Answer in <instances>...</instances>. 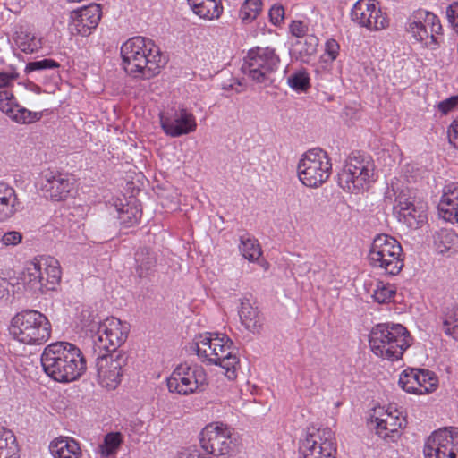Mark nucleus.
I'll return each mask as SVG.
<instances>
[{
  "instance_id": "4c0bfd02",
  "label": "nucleus",
  "mask_w": 458,
  "mask_h": 458,
  "mask_svg": "<svg viewBox=\"0 0 458 458\" xmlns=\"http://www.w3.org/2000/svg\"><path fill=\"white\" fill-rule=\"evenodd\" d=\"M214 338L211 334L199 335L197 337V341L194 344V350L199 357H203L208 361L209 358H212L213 353L210 352L214 347Z\"/></svg>"
},
{
  "instance_id": "1a4fd4ad",
  "label": "nucleus",
  "mask_w": 458,
  "mask_h": 458,
  "mask_svg": "<svg viewBox=\"0 0 458 458\" xmlns=\"http://www.w3.org/2000/svg\"><path fill=\"white\" fill-rule=\"evenodd\" d=\"M90 331L95 332V352L98 349L99 352L105 351V353H111L118 352L117 349L127 339L129 325L111 317L103 321L93 322Z\"/></svg>"
},
{
  "instance_id": "e433bc0d",
  "label": "nucleus",
  "mask_w": 458,
  "mask_h": 458,
  "mask_svg": "<svg viewBox=\"0 0 458 458\" xmlns=\"http://www.w3.org/2000/svg\"><path fill=\"white\" fill-rule=\"evenodd\" d=\"M443 330L454 339H458V306L447 310L445 313Z\"/></svg>"
},
{
  "instance_id": "49530a36",
  "label": "nucleus",
  "mask_w": 458,
  "mask_h": 458,
  "mask_svg": "<svg viewBox=\"0 0 458 458\" xmlns=\"http://www.w3.org/2000/svg\"><path fill=\"white\" fill-rule=\"evenodd\" d=\"M395 294V291L386 285H377V289L374 290L373 298L378 303H386L391 301Z\"/></svg>"
},
{
  "instance_id": "6ab92c4d",
  "label": "nucleus",
  "mask_w": 458,
  "mask_h": 458,
  "mask_svg": "<svg viewBox=\"0 0 458 458\" xmlns=\"http://www.w3.org/2000/svg\"><path fill=\"white\" fill-rule=\"evenodd\" d=\"M40 184L45 197L54 201L64 200L73 187L68 174L52 170L42 173Z\"/></svg>"
},
{
  "instance_id": "8fccbe9b",
  "label": "nucleus",
  "mask_w": 458,
  "mask_h": 458,
  "mask_svg": "<svg viewBox=\"0 0 458 458\" xmlns=\"http://www.w3.org/2000/svg\"><path fill=\"white\" fill-rule=\"evenodd\" d=\"M395 203L396 206L400 208L399 212H404L406 209H408L409 206L414 203V201L409 195L408 191L402 190L395 197Z\"/></svg>"
},
{
  "instance_id": "de8ad7c7",
  "label": "nucleus",
  "mask_w": 458,
  "mask_h": 458,
  "mask_svg": "<svg viewBox=\"0 0 458 458\" xmlns=\"http://www.w3.org/2000/svg\"><path fill=\"white\" fill-rule=\"evenodd\" d=\"M389 420V423H387L388 426V431L391 433V441L394 442L396 437H398V429L402 428L403 427H405L406 420L405 419L402 418L400 419L398 416H392L391 413L387 414V419Z\"/></svg>"
},
{
  "instance_id": "5701e85b",
  "label": "nucleus",
  "mask_w": 458,
  "mask_h": 458,
  "mask_svg": "<svg viewBox=\"0 0 458 458\" xmlns=\"http://www.w3.org/2000/svg\"><path fill=\"white\" fill-rule=\"evenodd\" d=\"M49 451L55 458H80L81 455L78 442L67 437L54 439L49 445Z\"/></svg>"
},
{
  "instance_id": "4468645a",
  "label": "nucleus",
  "mask_w": 458,
  "mask_h": 458,
  "mask_svg": "<svg viewBox=\"0 0 458 458\" xmlns=\"http://www.w3.org/2000/svg\"><path fill=\"white\" fill-rule=\"evenodd\" d=\"M18 76L17 72H0V110L19 123H30L38 121L42 117V113L31 112L22 107L16 102L13 93L5 89Z\"/></svg>"
},
{
  "instance_id": "c9c22d12",
  "label": "nucleus",
  "mask_w": 458,
  "mask_h": 458,
  "mask_svg": "<svg viewBox=\"0 0 458 458\" xmlns=\"http://www.w3.org/2000/svg\"><path fill=\"white\" fill-rule=\"evenodd\" d=\"M318 38L314 35H307L303 39L297 40L293 45L294 52L300 55L301 58L312 55L317 51Z\"/></svg>"
},
{
  "instance_id": "052dcab7",
  "label": "nucleus",
  "mask_w": 458,
  "mask_h": 458,
  "mask_svg": "<svg viewBox=\"0 0 458 458\" xmlns=\"http://www.w3.org/2000/svg\"><path fill=\"white\" fill-rule=\"evenodd\" d=\"M449 142L454 147L458 148V120L454 121L448 128Z\"/></svg>"
},
{
  "instance_id": "9b49d317",
  "label": "nucleus",
  "mask_w": 458,
  "mask_h": 458,
  "mask_svg": "<svg viewBox=\"0 0 458 458\" xmlns=\"http://www.w3.org/2000/svg\"><path fill=\"white\" fill-rule=\"evenodd\" d=\"M374 176V165L360 155L349 157L344 168L338 174V184L352 193L364 190Z\"/></svg>"
},
{
  "instance_id": "ddd939ff",
  "label": "nucleus",
  "mask_w": 458,
  "mask_h": 458,
  "mask_svg": "<svg viewBox=\"0 0 458 458\" xmlns=\"http://www.w3.org/2000/svg\"><path fill=\"white\" fill-rule=\"evenodd\" d=\"M207 385L204 369L198 365L180 364L167 378L170 392L187 395Z\"/></svg>"
},
{
  "instance_id": "6e6552de",
  "label": "nucleus",
  "mask_w": 458,
  "mask_h": 458,
  "mask_svg": "<svg viewBox=\"0 0 458 458\" xmlns=\"http://www.w3.org/2000/svg\"><path fill=\"white\" fill-rule=\"evenodd\" d=\"M279 64L280 58L274 48L258 47L248 52L242 70L256 82L268 86L273 83L271 75Z\"/></svg>"
},
{
  "instance_id": "13d9d810",
  "label": "nucleus",
  "mask_w": 458,
  "mask_h": 458,
  "mask_svg": "<svg viewBox=\"0 0 458 458\" xmlns=\"http://www.w3.org/2000/svg\"><path fill=\"white\" fill-rule=\"evenodd\" d=\"M290 31L297 38H304L307 36V26L301 21H293L290 25Z\"/></svg>"
},
{
  "instance_id": "f8f14e48",
  "label": "nucleus",
  "mask_w": 458,
  "mask_h": 458,
  "mask_svg": "<svg viewBox=\"0 0 458 458\" xmlns=\"http://www.w3.org/2000/svg\"><path fill=\"white\" fill-rule=\"evenodd\" d=\"M299 450L302 458H335V433L329 428H309Z\"/></svg>"
},
{
  "instance_id": "72a5a7b5",
  "label": "nucleus",
  "mask_w": 458,
  "mask_h": 458,
  "mask_svg": "<svg viewBox=\"0 0 458 458\" xmlns=\"http://www.w3.org/2000/svg\"><path fill=\"white\" fill-rule=\"evenodd\" d=\"M434 242L439 253H445L458 242V236L448 229L439 230L434 236Z\"/></svg>"
},
{
  "instance_id": "6e6d98bb",
  "label": "nucleus",
  "mask_w": 458,
  "mask_h": 458,
  "mask_svg": "<svg viewBox=\"0 0 458 458\" xmlns=\"http://www.w3.org/2000/svg\"><path fill=\"white\" fill-rule=\"evenodd\" d=\"M269 20L274 25H278L284 18V9L281 4H274L269 10Z\"/></svg>"
},
{
  "instance_id": "bb28decb",
  "label": "nucleus",
  "mask_w": 458,
  "mask_h": 458,
  "mask_svg": "<svg viewBox=\"0 0 458 458\" xmlns=\"http://www.w3.org/2000/svg\"><path fill=\"white\" fill-rule=\"evenodd\" d=\"M239 316L242 324L251 332L258 331L262 325L258 310L251 306L249 300L242 301Z\"/></svg>"
},
{
  "instance_id": "20e7f679",
  "label": "nucleus",
  "mask_w": 458,
  "mask_h": 458,
  "mask_svg": "<svg viewBox=\"0 0 458 458\" xmlns=\"http://www.w3.org/2000/svg\"><path fill=\"white\" fill-rule=\"evenodd\" d=\"M10 334L21 343L42 344L50 337L51 324L43 313L35 310H25L13 318Z\"/></svg>"
},
{
  "instance_id": "f704fd0d",
  "label": "nucleus",
  "mask_w": 458,
  "mask_h": 458,
  "mask_svg": "<svg viewBox=\"0 0 458 458\" xmlns=\"http://www.w3.org/2000/svg\"><path fill=\"white\" fill-rule=\"evenodd\" d=\"M418 390L417 394H425L432 392L437 386V378L427 369H417Z\"/></svg>"
},
{
  "instance_id": "2eb2a0df",
  "label": "nucleus",
  "mask_w": 458,
  "mask_h": 458,
  "mask_svg": "<svg viewBox=\"0 0 458 458\" xmlns=\"http://www.w3.org/2000/svg\"><path fill=\"white\" fill-rule=\"evenodd\" d=\"M128 358L123 352L99 353L95 363L99 384L107 389H115L121 383L123 369L127 365Z\"/></svg>"
},
{
  "instance_id": "f03ea898",
  "label": "nucleus",
  "mask_w": 458,
  "mask_h": 458,
  "mask_svg": "<svg viewBox=\"0 0 458 458\" xmlns=\"http://www.w3.org/2000/svg\"><path fill=\"white\" fill-rule=\"evenodd\" d=\"M125 72L138 79H150L160 72L166 58L160 48L150 38L133 37L121 47Z\"/></svg>"
},
{
  "instance_id": "58836bf2",
  "label": "nucleus",
  "mask_w": 458,
  "mask_h": 458,
  "mask_svg": "<svg viewBox=\"0 0 458 458\" xmlns=\"http://www.w3.org/2000/svg\"><path fill=\"white\" fill-rule=\"evenodd\" d=\"M122 443L120 433H108L106 435L103 443L98 446L99 453L103 457H108L116 453Z\"/></svg>"
},
{
  "instance_id": "473e14b6",
  "label": "nucleus",
  "mask_w": 458,
  "mask_h": 458,
  "mask_svg": "<svg viewBox=\"0 0 458 458\" xmlns=\"http://www.w3.org/2000/svg\"><path fill=\"white\" fill-rule=\"evenodd\" d=\"M239 249L243 258L249 261L258 260L262 253L258 241L249 235L241 236Z\"/></svg>"
},
{
  "instance_id": "4d7b16f0",
  "label": "nucleus",
  "mask_w": 458,
  "mask_h": 458,
  "mask_svg": "<svg viewBox=\"0 0 458 458\" xmlns=\"http://www.w3.org/2000/svg\"><path fill=\"white\" fill-rule=\"evenodd\" d=\"M458 106V95L448 98L438 104V109L443 114H447Z\"/></svg>"
},
{
  "instance_id": "dca6fc26",
  "label": "nucleus",
  "mask_w": 458,
  "mask_h": 458,
  "mask_svg": "<svg viewBox=\"0 0 458 458\" xmlns=\"http://www.w3.org/2000/svg\"><path fill=\"white\" fill-rule=\"evenodd\" d=\"M159 116L163 131L174 138L189 134L197 128L194 115L185 108L161 113Z\"/></svg>"
},
{
  "instance_id": "37998d69",
  "label": "nucleus",
  "mask_w": 458,
  "mask_h": 458,
  "mask_svg": "<svg viewBox=\"0 0 458 458\" xmlns=\"http://www.w3.org/2000/svg\"><path fill=\"white\" fill-rule=\"evenodd\" d=\"M440 441L437 431L435 430L426 439L423 448V454L425 458H442L440 451Z\"/></svg>"
},
{
  "instance_id": "e2e57ef3",
  "label": "nucleus",
  "mask_w": 458,
  "mask_h": 458,
  "mask_svg": "<svg viewBox=\"0 0 458 458\" xmlns=\"http://www.w3.org/2000/svg\"><path fill=\"white\" fill-rule=\"evenodd\" d=\"M204 0H187L191 8H193L194 4H201Z\"/></svg>"
},
{
  "instance_id": "680f3d73",
  "label": "nucleus",
  "mask_w": 458,
  "mask_h": 458,
  "mask_svg": "<svg viewBox=\"0 0 458 458\" xmlns=\"http://www.w3.org/2000/svg\"><path fill=\"white\" fill-rule=\"evenodd\" d=\"M7 282L5 280H0V298L8 294V290L6 288Z\"/></svg>"
},
{
  "instance_id": "79ce46f5",
  "label": "nucleus",
  "mask_w": 458,
  "mask_h": 458,
  "mask_svg": "<svg viewBox=\"0 0 458 458\" xmlns=\"http://www.w3.org/2000/svg\"><path fill=\"white\" fill-rule=\"evenodd\" d=\"M289 87L295 91H306L310 88V77L305 70L293 72L287 79Z\"/></svg>"
},
{
  "instance_id": "2f4dec72",
  "label": "nucleus",
  "mask_w": 458,
  "mask_h": 458,
  "mask_svg": "<svg viewBox=\"0 0 458 458\" xmlns=\"http://www.w3.org/2000/svg\"><path fill=\"white\" fill-rule=\"evenodd\" d=\"M423 13L420 12L411 19L407 25V31L411 32L416 40L423 42L428 45V39L430 38V30L426 24L425 21L422 22L420 18Z\"/></svg>"
},
{
  "instance_id": "a211bd4d",
  "label": "nucleus",
  "mask_w": 458,
  "mask_h": 458,
  "mask_svg": "<svg viewBox=\"0 0 458 458\" xmlns=\"http://www.w3.org/2000/svg\"><path fill=\"white\" fill-rule=\"evenodd\" d=\"M101 15V6L98 4H91L71 12L72 21L69 29L72 34L83 37L90 35L92 30L98 25Z\"/></svg>"
},
{
  "instance_id": "aec40b11",
  "label": "nucleus",
  "mask_w": 458,
  "mask_h": 458,
  "mask_svg": "<svg viewBox=\"0 0 458 458\" xmlns=\"http://www.w3.org/2000/svg\"><path fill=\"white\" fill-rule=\"evenodd\" d=\"M215 335L214 347L210 352L213 353V356L209 358L208 362L222 367L228 373L229 378H234L236 377L235 367L239 363V359L233 354V341L225 335L219 337L218 334Z\"/></svg>"
},
{
  "instance_id": "ea45409f",
  "label": "nucleus",
  "mask_w": 458,
  "mask_h": 458,
  "mask_svg": "<svg viewBox=\"0 0 458 458\" xmlns=\"http://www.w3.org/2000/svg\"><path fill=\"white\" fill-rule=\"evenodd\" d=\"M418 377L416 369H408L403 370L399 377L398 384L402 389L407 393L417 394Z\"/></svg>"
},
{
  "instance_id": "3c124183",
  "label": "nucleus",
  "mask_w": 458,
  "mask_h": 458,
  "mask_svg": "<svg viewBox=\"0 0 458 458\" xmlns=\"http://www.w3.org/2000/svg\"><path fill=\"white\" fill-rule=\"evenodd\" d=\"M339 44L335 39H329L326 43V54L322 58L325 62H333L338 55Z\"/></svg>"
},
{
  "instance_id": "864d4df0",
  "label": "nucleus",
  "mask_w": 458,
  "mask_h": 458,
  "mask_svg": "<svg viewBox=\"0 0 458 458\" xmlns=\"http://www.w3.org/2000/svg\"><path fill=\"white\" fill-rule=\"evenodd\" d=\"M446 17L454 30L458 33V1L454 2L447 7Z\"/></svg>"
},
{
  "instance_id": "0eeeda50",
  "label": "nucleus",
  "mask_w": 458,
  "mask_h": 458,
  "mask_svg": "<svg viewBox=\"0 0 458 458\" xmlns=\"http://www.w3.org/2000/svg\"><path fill=\"white\" fill-rule=\"evenodd\" d=\"M332 164L326 151L312 148L303 154L298 164V176L306 186L317 188L323 184L331 174Z\"/></svg>"
},
{
  "instance_id": "bf43d9fd",
  "label": "nucleus",
  "mask_w": 458,
  "mask_h": 458,
  "mask_svg": "<svg viewBox=\"0 0 458 458\" xmlns=\"http://www.w3.org/2000/svg\"><path fill=\"white\" fill-rule=\"evenodd\" d=\"M221 88L225 92L233 90L235 93H240L242 90L241 82L235 78H231L229 82L222 83Z\"/></svg>"
},
{
  "instance_id": "f257e3e1",
  "label": "nucleus",
  "mask_w": 458,
  "mask_h": 458,
  "mask_svg": "<svg viewBox=\"0 0 458 458\" xmlns=\"http://www.w3.org/2000/svg\"><path fill=\"white\" fill-rule=\"evenodd\" d=\"M40 361L44 372L61 383L80 378L87 369V361L80 348L68 342H55L47 345Z\"/></svg>"
},
{
  "instance_id": "f3484780",
  "label": "nucleus",
  "mask_w": 458,
  "mask_h": 458,
  "mask_svg": "<svg viewBox=\"0 0 458 458\" xmlns=\"http://www.w3.org/2000/svg\"><path fill=\"white\" fill-rule=\"evenodd\" d=\"M352 20L369 30H379L388 25V21L374 0H359L351 12Z\"/></svg>"
},
{
  "instance_id": "4be33fe9",
  "label": "nucleus",
  "mask_w": 458,
  "mask_h": 458,
  "mask_svg": "<svg viewBox=\"0 0 458 458\" xmlns=\"http://www.w3.org/2000/svg\"><path fill=\"white\" fill-rule=\"evenodd\" d=\"M22 208L16 191L8 184L0 182V222L13 217Z\"/></svg>"
},
{
  "instance_id": "603ef678",
  "label": "nucleus",
  "mask_w": 458,
  "mask_h": 458,
  "mask_svg": "<svg viewBox=\"0 0 458 458\" xmlns=\"http://www.w3.org/2000/svg\"><path fill=\"white\" fill-rule=\"evenodd\" d=\"M376 422V434L382 437L383 439L391 441L390 432L388 431L387 423H389L388 420L375 418Z\"/></svg>"
},
{
  "instance_id": "5fc2aeb1",
  "label": "nucleus",
  "mask_w": 458,
  "mask_h": 458,
  "mask_svg": "<svg viewBox=\"0 0 458 458\" xmlns=\"http://www.w3.org/2000/svg\"><path fill=\"white\" fill-rule=\"evenodd\" d=\"M22 240V235L17 231H10L5 233L1 239V242L5 246H16Z\"/></svg>"
},
{
  "instance_id": "c756f323",
  "label": "nucleus",
  "mask_w": 458,
  "mask_h": 458,
  "mask_svg": "<svg viewBox=\"0 0 458 458\" xmlns=\"http://www.w3.org/2000/svg\"><path fill=\"white\" fill-rule=\"evenodd\" d=\"M115 208L118 214L117 218L125 228L137 224L141 216V210L134 204L121 203L120 206L115 205Z\"/></svg>"
},
{
  "instance_id": "7ed1b4c3",
  "label": "nucleus",
  "mask_w": 458,
  "mask_h": 458,
  "mask_svg": "<svg viewBox=\"0 0 458 458\" xmlns=\"http://www.w3.org/2000/svg\"><path fill=\"white\" fill-rule=\"evenodd\" d=\"M369 342L377 356L394 361L401 359L411 345V336L401 324L382 323L372 328Z\"/></svg>"
},
{
  "instance_id": "423d86ee",
  "label": "nucleus",
  "mask_w": 458,
  "mask_h": 458,
  "mask_svg": "<svg viewBox=\"0 0 458 458\" xmlns=\"http://www.w3.org/2000/svg\"><path fill=\"white\" fill-rule=\"evenodd\" d=\"M403 248L400 242L388 234H378L371 244L369 259L375 268L395 276L403 267Z\"/></svg>"
},
{
  "instance_id": "39448f33",
  "label": "nucleus",
  "mask_w": 458,
  "mask_h": 458,
  "mask_svg": "<svg viewBox=\"0 0 458 458\" xmlns=\"http://www.w3.org/2000/svg\"><path fill=\"white\" fill-rule=\"evenodd\" d=\"M21 279L34 293L54 290L61 279L58 260L54 258H35L27 264Z\"/></svg>"
},
{
  "instance_id": "c85d7f7f",
  "label": "nucleus",
  "mask_w": 458,
  "mask_h": 458,
  "mask_svg": "<svg viewBox=\"0 0 458 458\" xmlns=\"http://www.w3.org/2000/svg\"><path fill=\"white\" fill-rule=\"evenodd\" d=\"M193 13L207 20L218 19L223 12L220 0H204L201 4H194Z\"/></svg>"
},
{
  "instance_id": "9d476101",
  "label": "nucleus",
  "mask_w": 458,
  "mask_h": 458,
  "mask_svg": "<svg viewBox=\"0 0 458 458\" xmlns=\"http://www.w3.org/2000/svg\"><path fill=\"white\" fill-rule=\"evenodd\" d=\"M226 425L219 422L207 425L199 434L201 448L217 458H227L233 453L236 438Z\"/></svg>"
},
{
  "instance_id": "412c9836",
  "label": "nucleus",
  "mask_w": 458,
  "mask_h": 458,
  "mask_svg": "<svg viewBox=\"0 0 458 458\" xmlns=\"http://www.w3.org/2000/svg\"><path fill=\"white\" fill-rule=\"evenodd\" d=\"M439 216L445 221L458 224V183L450 182L443 189V195L437 206Z\"/></svg>"
},
{
  "instance_id": "b1692460",
  "label": "nucleus",
  "mask_w": 458,
  "mask_h": 458,
  "mask_svg": "<svg viewBox=\"0 0 458 458\" xmlns=\"http://www.w3.org/2000/svg\"><path fill=\"white\" fill-rule=\"evenodd\" d=\"M437 431L442 458H458V428L445 427Z\"/></svg>"
},
{
  "instance_id": "c03bdc74",
  "label": "nucleus",
  "mask_w": 458,
  "mask_h": 458,
  "mask_svg": "<svg viewBox=\"0 0 458 458\" xmlns=\"http://www.w3.org/2000/svg\"><path fill=\"white\" fill-rule=\"evenodd\" d=\"M60 64L53 59H42L33 62H29L25 67V72L27 74L37 71H42L47 69L58 68Z\"/></svg>"
},
{
  "instance_id": "393cba45",
  "label": "nucleus",
  "mask_w": 458,
  "mask_h": 458,
  "mask_svg": "<svg viewBox=\"0 0 458 458\" xmlns=\"http://www.w3.org/2000/svg\"><path fill=\"white\" fill-rule=\"evenodd\" d=\"M135 274L140 278L149 276L157 265V257L149 248L140 247L134 254Z\"/></svg>"
},
{
  "instance_id": "a878e982",
  "label": "nucleus",
  "mask_w": 458,
  "mask_h": 458,
  "mask_svg": "<svg viewBox=\"0 0 458 458\" xmlns=\"http://www.w3.org/2000/svg\"><path fill=\"white\" fill-rule=\"evenodd\" d=\"M427 213L423 205L412 203L404 212H398V220L411 229H417L427 221Z\"/></svg>"
},
{
  "instance_id": "09e8293b",
  "label": "nucleus",
  "mask_w": 458,
  "mask_h": 458,
  "mask_svg": "<svg viewBox=\"0 0 458 458\" xmlns=\"http://www.w3.org/2000/svg\"><path fill=\"white\" fill-rule=\"evenodd\" d=\"M395 203L396 206L400 208L399 212H404L406 209H408L409 206L414 203V201L409 195L408 191L402 190L395 197Z\"/></svg>"
},
{
  "instance_id": "cd10ccee",
  "label": "nucleus",
  "mask_w": 458,
  "mask_h": 458,
  "mask_svg": "<svg viewBox=\"0 0 458 458\" xmlns=\"http://www.w3.org/2000/svg\"><path fill=\"white\" fill-rule=\"evenodd\" d=\"M0 458H20L14 434L4 427H0Z\"/></svg>"
},
{
  "instance_id": "a18cd8bd",
  "label": "nucleus",
  "mask_w": 458,
  "mask_h": 458,
  "mask_svg": "<svg viewBox=\"0 0 458 458\" xmlns=\"http://www.w3.org/2000/svg\"><path fill=\"white\" fill-rule=\"evenodd\" d=\"M423 14H424L425 22L430 30L431 42L437 43L436 34H440L441 30H442V25L440 23V21H439L438 17L437 15H435L434 13L426 12V13H423Z\"/></svg>"
},
{
  "instance_id": "a19ab883",
  "label": "nucleus",
  "mask_w": 458,
  "mask_h": 458,
  "mask_svg": "<svg viewBox=\"0 0 458 458\" xmlns=\"http://www.w3.org/2000/svg\"><path fill=\"white\" fill-rule=\"evenodd\" d=\"M261 0H246L241 9L240 17L244 22H250L256 19L261 11Z\"/></svg>"
},
{
  "instance_id": "7c9ffc66",
  "label": "nucleus",
  "mask_w": 458,
  "mask_h": 458,
  "mask_svg": "<svg viewBox=\"0 0 458 458\" xmlns=\"http://www.w3.org/2000/svg\"><path fill=\"white\" fill-rule=\"evenodd\" d=\"M14 41L21 51L31 54L38 51L41 47V40L34 34L21 30L16 32Z\"/></svg>"
}]
</instances>
